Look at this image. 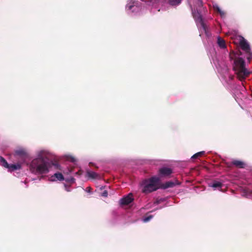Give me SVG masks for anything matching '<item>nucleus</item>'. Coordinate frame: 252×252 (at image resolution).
I'll return each instance as SVG.
<instances>
[{"label": "nucleus", "instance_id": "1", "mask_svg": "<svg viewBox=\"0 0 252 252\" xmlns=\"http://www.w3.org/2000/svg\"><path fill=\"white\" fill-rule=\"evenodd\" d=\"M53 165L57 168L58 167V164L53 163L48 158L40 157L32 160L30 166V169L32 173L35 174H47L49 172V169Z\"/></svg>", "mask_w": 252, "mask_h": 252}, {"label": "nucleus", "instance_id": "2", "mask_svg": "<svg viewBox=\"0 0 252 252\" xmlns=\"http://www.w3.org/2000/svg\"><path fill=\"white\" fill-rule=\"evenodd\" d=\"M159 178L156 176L144 180L141 184L143 187L142 192L148 194L157 190L160 188V186H159Z\"/></svg>", "mask_w": 252, "mask_h": 252}, {"label": "nucleus", "instance_id": "3", "mask_svg": "<svg viewBox=\"0 0 252 252\" xmlns=\"http://www.w3.org/2000/svg\"><path fill=\"white\" fill-rule=\"evenodd\" d=\"M233 69L237 71L238 78L242 81L248 76L250 72L245 68V61L242 58H238L234 60Z\"/></svg>", "mask_w": 252, "mask_h": 252}, {"label": "nucleus", "instance_id": "4", "mask_svg": "<svg viewBox=\"0 0 252 252\" xmlns=\"http://www.w3.org/2000/svg\"><path fill=\"white\" fill-rule=\"evenodd\" d=\"M15 155L17 157V158L19 159L20 158L23 162H24L29 157L28 154L24 149L16 150L15 151Z\"/></svg>", "mask_w": 252, "mask_h": 252}, {"label": "nucleus", "instance_id": "5", "mask_svg": "<svg viewBox=\"0 0 252 252\" xmlns=\"http://www.w3.org/2000/svg\"><path fill=\"white\" fill-rule=\"evenodd\" d=\"M159 175L160 177H169L172 173V169L168 167H162L158 170Z\"/></svg>", "mask_w": 252, "mask_h": 252}, {"label": "nucleus", "instance_id": "6", "mask_svg": "<svg viewBox=\"0 0 252 252\" xmlns=\"http://www.w3.org/2000/svg\"><path fill=\"white\" fill-rule=\"evenodd\" d=\"M133 200V195L131 193H130L126 196L123 197L120 200V203L122 205H127L132 202Z\"/></svg>", "mask_w": 252, "mask_h": 252}, {"label": "nucleus", "instance_id": "7", "mask_svg": "<svg viewBox=\"0 0 252 252\" xmlns=\"http://www.w3.org/2000/svg\"><path fill=\"white\" fill-rule=\"evenodd\" d=\"M180 182L177 180H175L174 181H168L166 182L164 184H162L160 186V188L162 189H166L170 188H173L176 185H180Z\"/></svg>", "mask_w": 252, "mask_h": 252}, {"label": "nucleus", "instance_id": "8", "mask_svg": "<svg viewBox=\"0 0 252 252\" xmlns=\"http://www.w3.org/2000/svg\"><path fill=\"white\" fill-rule=\"evenodd\" d=\"M189 4L190 5L191 10H192V14L193 17L194 18L196 22H199L202 23V18H201V15L198 12V8L197 7H196V8H195V7L192 8V6H191V4L190 3Z\"/></svg>", "mask_w": 252, "mask_h": 252}, {"label": "nucleus", "instance_id": "9", "mask_svg": "<svg viewBox=\"0 0 252 252\" xmlns=\"http://www.w3.org/2000/svg\"><path fill=\"white\" fill-rule=\"evenodd\" d=\"M135 1H131L127 5L126 9L131 10L132 12L137 11L138 10L139 8L136 5Z\"/></svg>", "mask_w": 252, "mask_h": 252}, {"label": "nucleus", "instance_id": "10", "mask_svg": "<svg viewBox=\"0 0 252 252\" xmlns=\"http://www.w3.org/2000/svg\"><path fill=\"white\" fill-rule=\"evenodd\" d=\"M240 46L242 49L247 52L250 50V47L248 42L244 39H242L240 42Z\"/></svg>", "mask_w": 252, "mask_h": 252}, {"label": "nucleus", "instance_id": "11", "mask_svg": "<svg viewBox=\"0 0 252 252\" xmlns=\"http://www.w3.org/2000/svg\"><path fill=\"white\" fill-rule=\"evenodd\" d=\"M231 164L235 165L236 167L240 168H243L245 166V163L244 162L238 160H233L231 162Z\"/></svg>", "mask_w": 252, "mask_h": 252}, {"label": "nucleus", "instance_id": "12", "mask_svg": "<svg viewBox=\"0 0 252 252\" xmlns=\"http://www.w3.org/2000/svg\"><path fill=\"white\" fill-rule=\"evenodd\" d=\"M217 43L220 48L224 49L226 48L225 40L220 36L217 38Z\"/></svg>", "mask_w": 252, "mask_h": 252}, {"label": "nucleus", "instance_id": "13", "mask_svg": "<svg viewBox=\"0 0 252 252\" xmlns=\"http://www.w3.org/2000/svg\"><path fill=\"white\" fill-rule=\"evenodd\" d=\"M21 168V166L20 164L17 163V164H9L8 169L10 171H14L15 170L20 169Z\"/></svg>", "mask_w": 252, "mask_h": 252}, {"label": "nucleus", "instance_id": "14", "mask_svg": "<svg viewBox=\"0 0 252 252\" xmlns=\"http://www.w3.org/2000/svg\"><path fill=\"white\" fill-rule=\"evenodd\" d=\"M223 184L220 182L217 181H214L212 184L210 185V187H211L214 189H220L222 187Z\"/></svg>", "mask_w": 252, "mask_h": 252}, {"label": "nucleus", "instance_id": "15", "mask_svg": "<svg viewBox=\"0 0 252 252\" xmlns=\"http://www.w3.org/2000/svg\"><path fill=\"white\" fill-rule=\"evenodd\" d=\"M87 174L90 178L93 179H95L99 177V175L97 173L93 171H87Z\"/></svg>", "mask_w": 252, "mask_h": 252}, {"label": "nucleus", "instance_id": "16", "mask_svg": "<svg viewBox=\"0 0 252 252\" xmlns=\"http://www.w3.org/2000/svg\"><path fill=\"white\" fill-rule=\"evenodd\" d=\"M0 161L1 165L2 166L8 168L9 164L7 163L6 160L3 157H0Z\"/></svg>", "mask_w": 252, "mask_h": 252}, {"label": "nucleus", "instance_id": "17", "mask_svg": "<svg viewBox=\"0 0 252 252\" xmlns=\"http://www.w3.org/2000/svg\"><path fill=\"white\" fill-rule=\"evenodd\" d=\"M54 177H56L59 181H63L64 177L63 175L61 173L57 172L54 174Z\"/></svg>", "mask_w": 252, "mask_h": 252}, {"label": "nucleus", "instance_id": "18", "mask_svg": "<svg viewBox=\"0 0 252 252\" xmlns=\"http://www.w3.org/2000/svg\"><path fill=\"white\" fill-rule=\"evenodd\" d=\"M204 154H205V152H204V151H201V152H198V153H197L195 154L194 155H193L191 157V158H192V159H195V158H197L198 157L202 156V155H203Z\"/></svg>", "mask_w": 252, "mask_h": 252}, {"label": "nucleus", "instance_id": "19", "mask_svg": "<svg viewBox=\"0 0 252 252\" xmlns=\"http://www.w3.org/2000/svg\"><path fill=\"white\" fill-rule=\"evenodd\" d=\"M215 9L218 12L221 16H224L225 13L223 11H221L218 5H216L214 6Z\"/></svg>", "mask_w": 252, "mask_h": 252}, {"label": "nucleus", "instance_id": "20", "mask_svg": "<svg viewBox=\"0 0 252 252\" xmlns=\"http://www.w3.org/2000/svg\"><path fill=\"white\" fill-rule=\"evenodd\" d=\"M181 1H167L168 3L170 5H179Z\"/></svg>", "mask_w": 252, "mask_h": 252}, {"label": "nucleus", "instance_id": "21", "mask_svg": "<svg viewBox=\"0 0 252 252\" xmlns=\"http://www.w3.org/2000/svg\"><path fill=\"white\" fill-rule=\"evenodd\" d=\"M152 218H153V216H152V215H150L147 217H146L143 219V221L144 222H147L149 221Z\"/></svg>", "mask_w": 252, "mask_h": 252}, {"label": "nucleus", "instance_id": "22", "mask_svg": "<svg viewBox=\"0 0 252 252\" xmlns=\"http://www.w3.org/2000/svg\"><path fill=\"white\" fill-rule=\"evenodd\" d=\"M101 196H103V197H107V196H108V191L107 190H104L101 193Z\"/></svg>", "mask_w": 252, "mask_h": 252}, {"label": "nucleus", "instance_id": "23", "mask_svg": "<svg viewBox=\"0 0 252 252\" xmlns=\"http://www.w3.org/2000/svg\"><path fill=\"white\" fill-rule=\"evenodd\" d=\"M196 2V3H197L198 4V6L199 7H201L203 5V3H202V1H195Z\"/></svg>", "mask_w": 252, "mask_h": 252}, {"label": "nucleus", "instance_id": "24", "mask_svg": "<svg viewBox=\"0 0 252 252\" xmlns=\"http://www.w3.org/2000/svg\"><path fill=\"white\" fill-rule=\"evenodd\" d=\"M82 173H83V171H82L81 170H79L78 172H77L76 173V174L78 175H81L82 174Z\"/></svg>", "mask_w": 252, "mask_h": 252}, {"label": "nucleus", "instance_id": "25", "mask_svg": "<svg viewBox=\"0 0 252 252\" xmlns=\"http://www.w3.org/2000/svg\"><path fill=\"white\" fill-rule=\"evenodd\" d=\"M75 159L74 158H71L70 161L72 162H74L75 161Z\"/></svg>", "mask_w": 252, "mask_h": 252}, {"label": "nucleus", "instance_id": "26", "mask_svg": "<svg viewBox=\"0 0 252 252\" xmlns=\"http://www.w3.org/2000/svg\"><path fill=\"white\" fill-rule=\"evenodd\" d=\"M87 189L88 190V191L90 192L92 188L91 187H88Z\"/></svg>", "mask_w": 252, "mask_h": 252}, {"label": "nucleus", "instance_id": "27", "mask_svg": "<svg viewBox=\"0 0 252 252\" xmlns=\"http://www.w3.org/2000/svg\"><path fill=\"white\" fill-rule=\"evenodd\" d=\"M90 165L94 166V163H92V162H90Z\"/></svg>", "mask_w": 252, "mask_h": 252}, {"label": "nucleus", "instance_id": "28", "mask_svg": "<svg viewBox=\"0 0 252 252\" xmlns=\"http://www.w3.org/2000/svg\"><path fill=\"white\" fill-rule=\"evenodd\" d=\"M226 164H227V166H229V167H230V165L228 164V163H227Z\"/></svg>", "mask_w": 252, "mask_h": 252}, {"label": "nucleus", "instance_id": "29", "mask_svg": "<svg viewBox=\"0 0 252 252\" xmlns=\"http://www.w3.org/2000/svg\"><path fill=\"white\" fill-rule=\"evenodd\" d=\"M102 188H103V187H101V188H100V189H102Z\"/></svg>", "mask_w": 252, "mask_h": 252}]
</instances>
